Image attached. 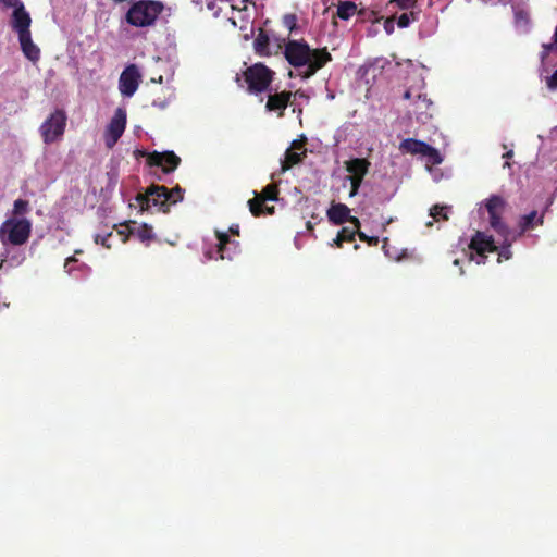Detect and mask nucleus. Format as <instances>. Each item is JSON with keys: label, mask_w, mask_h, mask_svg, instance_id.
<instances>
[{"label": "nucleus", "mask_w": 557, "mask_h": 557, "mask_svg": "<svg viewBox=\"0 0 557 557\" xmlns=\"http://www.w3.org/2000/svg\"><path fill=\"white\" fill-rule=\"evenodd\" d=\"M275 72L261 62L246 67L242 74H236L235 82L248 94L259 95L270 90Z\"/></svg>", "instance_id": "2"}, {"label": "nucleus", "mask_w": 557, "mask_h": 557, "mask_svg": "<svg viewBox=\"0 0 557 557\" xmlns=\"http://www.w3.org/2000/svg\"><path fill=\"white\" fill-rule=\"evenodd\" d=\"M293 97L292 91H281L270 94L265 103V109L269 112H276L278 117L284 116V111L290 102Z\"/></svg>", "instance_id": "16"}, {"label": "nucleus", "mask_w": 557, "mask_h": 557, "mask_svg": "<svg viewBox=\"0 0 557 557\" xmlns=\"http://www.w3.org/2000/svg\"><path fill=\"white\" fill-rule=\"evenodd\" d=\"M107 177H108V185H107V188L108 189H113L117 183V173L115 171H110L107 173Z\"/></svg>", "instance_id": "35"}, {"label": "nucleus", "mask_w": 557, "mask_h": 557, "mask_svg": "<svg viewBox=\"0 0 557 557\" xmlns=\"http://www.w3.org/2000/svg\"><path fill=\"white\" fill-rule=\"evenodd\" d=\"M228 231L232 235L238 236L239 235V225L234 224V225L230 226Z\"/></svg>", "instance_id": "41"}, {"label": "nucleus", "mask_w": 557, "mask_h": 557, "mask_svg": "<svg viewBox=\"0 0 557 557\" xmlns=\"http://www.w3.org/2000/svg\"><path fill=\"white\" fill-rule=\"evenodd\" d=\"M410 97H411L410 90H406L405 94H404V98L405 99H410Z\"/></svg>", "instance_id": "46"}, {"label": "nucleus", "mask_w": 557, "mask_h": 557, "mask_svg": "<svg viewBox=\"0 0 557 557\" xmlns=\"http://www.w3.org/2000/svg\"><path fill=\"white\" fill-rule=\"evenodd\" d=\"M70 264V257H67L64 261V267H67Z\"/></svg>", "instance_id": "50"}, {"label": "nucleus", "mask_w": 557, "mask_h": 557, "mask_svg": "<svg viewBox=\"0 0 557 557\" xmlns=\"http://www.w3.org/2000/svg\"><path fill=\"white\" fill-rule=\"evenodd\" d=\"M248 205H249V210L251 212L252 215L255 216H260L261 214H263L265 212V210L269 212V213H273L274 211V208H268L264 206V201L259 198L257 195L255 196V198L250 199L248 201Z\"/></svg>", "instance_id": "26"}, {"label": "nucleus", "mask_w": 557, "mask_h": 557, "mask_svg": "<svg viewBox=\"0 0 557 557\" xmlns=\"http://www.w3.org/2000/svg\"><path fill=\"white\" fill-rule=\"evenodd\" d=\"M4 225L8 227V240L12 245H23L28 240L32 231L28 220L7 221Z\"/></svg>", "instance_id": "13"}, {"label": "nucleus", "mask_w": 557, "mask_h": 557, "mask_svg": "<svg viewBox=\"0 0 557 557\" xmlns=\"http://www.w3.org/2000/svg\"><path fill=\"white\" fill-rule=\"evenodd\" d=\"M163 4L153 0H139L132 4L126 13V21L135 27L152 25L161 14Z\"/></svg>", "instance_id": "3"}, {"label": "nucleus", "mask_w": 557, "mask_h": 557, "mask_svg": "<svg viewBox=\"0 0 557 557\" xmlns=\"http://www.w3.org/2000/svg\"><path fill=\"white\" fill-rule=\"evenodd\" d=\"M141 154L146 156L149 166H161L166 174L173 172L181 163V158L173 151L141 152Z\"/></svg>", "instance_id": "11"}, {"label": "nucleus", "mask_w": 557, "mask_h": 557, "mask_svg": "<svg viewBox=\"0 0 557 557\" xmlns=\"http://www.w3.org/2000/svg\"><path fill=\"white\" fill-rule=\"evenodd\" d=\"M454 264H455V265H458V264H459V260H457V259H456V260L454 261Z\"/></svg>", "instance_id": "52"}, {"label": "nucleus", "mask_w": 557, "mask_h": 557, "mask_svg": "<svg viewBox=\"0 0 557 557\" xmlns=\"http://www.w3.org/2000/svg\"><path fill=\"white\" fill-rule=\"evenodd\" d=\"M358 236H359L360 240L368 243V245H370V246H376L379 244V237L368 236L360 230H359Z\"/></svg>", "instance_id": "33"}, {"label": "nucleus", "mask_w": 557, "mask_h": 557, "mask_svg": "<svg viewBox=\"0 0 557 557\" xmlns=\"http://www.w3.org/2000/svg\"><path fill=\"white\" fill-rule=\"evenodd\" d=\"M171 195L169 188L162 185H151L146 193L137 194L135 197V207L141 211L149 210L151 207H158L159 211L168 212L171 206Z\"/></svg>", "instance_id": "4"}, {"label": "nucleus", "mask_w": 557, "mask_h": 557, "mask_svg": "<svg viewBox=\"0 0 557 557\" xmlns=\"http://www.w3.org/2000/svg\"><path fill=\"white\" fill-rule=\"evenodd\" d=\"M389 23H391V21H386V23H385V29H386L388 33H389V29H391V28H394V25L388 26V25H389Z\"/></svg>", "instance_id": "43"}, {"label": "nucleus", "mask_w": 557, "mask_h": 557, "mask_svg": "<svg viewBox=\"0 0 557 557\" xmlns=\"http://www.w3.org/2000/svg\"><path fill=\"white\" fill-rule=\"evenodd\" d=\"M28 211V201L24 199H17L14 201L13 213L15 215H23Z\"/></svg>", "instance_id": "31"}, {"label": "nucleus", "mask_w": 557, "mask_h": 557, "mask_svg": "<svg viewBox=\"0 0 557 557\" xmlns=\"http://www.w3.org/2000/svg\"><path fill=\"white\" fill-rule=\"evenodd\" d=\"M21 49L30 61H37L40 57L39 48L33 42L30 32L18 35Z\"/></svg>", "instance_id": "21"}, {"label": "nucleus", "mask_w": 557, "mask_h": 557, "mask_svg": "<svg viewBox=\"0 0 557 557\" xmlns=\"http://www.w3.org/2000/svg\"><path fill=\"white\" fill-rule=\"evenodd\" d=\"M141 75L135 64L127 65L121 73L119 89L124 97H132L138 89Z\"/></svg>", "instance_id": "12"}, {"label": "nucleus", "mask_w": 557, "mask_h": 557, "mask_svg": "<svg viewBox=\"0 0 557 557\" xmlns=\"http://www.w3.org/2000/svg\"><path fill=\"white\" fill-rule=\"evenodd\" d=\"M389 23H391V21H386V23H385V29H386L388 33H389V29H391V28H394V25L388 26V25H389Z\"/></svg>", "instance_id": "44"}, {"label": "nucleus", "mask_w": 557, "mask_h": 557, "mask_svg": "<svg viewBox=\"0 0 557 557\" xmlns=\"http://www.w3.org/2000/svg\"><path fill=\"white\" fill-rule=\"evenodd\" d=\"M306 227H307V230L312 231L313 224L309 221V222H307Z\"/></svg>", "instance_id": "47"}, {"label": "nucleus", "mask_w": 557, "mask_h": 557, "mask_svg": "<svg viewBox=\"0 0 557 557\" xmlns=\"http://www.w3.org/2000/svg\"><path fill=\"white\" fill-rule=\"evenodd\" d=\"M542 48L544 50H549L550 52H557V42L554 40L550 44H543Z\"/></svg>", "instance_id": "40"}, {"label": "nucleus", "mask_w": 557, "mask_h": 557, "mask_svg": "<svg viewBox=\"0 0 557 557\" xmlns=\"http://www.w3.org/2000/svg\"><path fill=\"white\" fill-rule=\"evenodd\" d=\"M257 196L263 201L276 200L278 196V188L275 184H269L261 190L260 194H257Z\"/></svg>", "instance_id": "28"}, {"label": "nucleus", "mask_w": 557, "mask_h": 557, "mask_svg": "<svg viewBox=\"0 0 557 557\" xmlns=\"http://www.w3.org/2000/svg\"><path fill=\"white\" fill-rule=\"evenodd\" d=\"M122 230L119 231V234L123 236L122 240L126 242L129 234L135 235L140 242H149L154 237L153 230L148 224H141L136 231L131 230L128 224L122 225Z\"/></svg>", "instance_id": "19"}, {"label": "nucleus", "mask_w": 557, "mask_h": 557, "mask_svg": "<svg viewBox=\"0 0 557 557\" xmlns=\"http://www.w3.org/2000/svg\"><path fill=\"white\" fill-rule=\"evenodd\" d=\"M306 156V152H296L292 148H288L285 151L284 160L282 161V171L285 172L289 170L292 166L300 163L302 158Z\"/></svg>", "instance_id": "24"}, {"label": "nucleus", "mask_w": 557, "mask_h": 557, "mask_svg": "<svg viewBox=\"0 0 557 557\" xmlns=\"http://www.w3.org/2000/svg\"><path fill=\"white\" fill-rule=\"evenodd\" d=\"M66 125V115L64 111H55L47 119L41 127V136L46 144L53 143L59 139L65 129Z\"/></svg>", "instance_id": "8"}, {"label": "nucleus", "mask_w": 557, "mask_h": 557, "mask_svg": "<svg viewBox=\"0 0 557 557\" xmlns=\"http://www.w3.org/2000/svg\"><path fill=\"white\" fill-rule=\"evenodd\" d=\"M547 87L550 90L557 89V70L546 79Z\"/></svg>", "instance_id": "37"}, {"label": "nucleus", "mask_w": 557, "mask_h": 557, "mask_svg": "<svg viewBox=\"0 0 557 557\" xmlns=\"http://www.w3.org/2000/svg\"><path fill=\"white\" fill-rule=\"evenodd\" d=\"M389 23H391V21H386V23H385V29H386L388 33H389V29H391V28H394V25L388 26V25H389Z\"/></svg>", "instance_id": "45"}, {"label": "nucleus", "mask_w": 557, "mask_h": 557, "mask_svg": "<svg viewBox=\"0 0 557 557\" xmlns=\"http://www.w3.org/2000/svg\"><path fill=\"white\" fill-rule=\"evenodd\" d=\"M126 127V111L124 109L119 108L108 126L104 131V144L108 149H112L121 136L123 135Z\"/></svg>", "instance_id": "9"}, {"label": "nucleus", "mask_w": 557, "mask_h": 557, "mask_svg": "<svg viewBox=\"0 0 557 557\" xmlns=\"http://www.w3.org/2000/svg\"><path fill=\"white\" fill-rule=\"evenodd\" d=\"M0 2L3 3L5 7L13 9L23 4L21 0H0Z\"/></svg>", "instance_id": "39"}, {"label": "nucleus", "mask_w": 557, "mask_h": 557, "mask_svg": "<svg viewBox=\"0 0 557 557\" xmlns=\"http://www.w3.org/2000/svg\"><path fill=\"white\" fill-rule=\"evenodd\" d=\"M432 225H433V223H432V222H428V223H426V226H432Z\"/></svg>", "instance_id": "53"}, {"label": "nucleus", "mask_w": 557, "mask_h": 557, "mask_svg": "<svg viewBox=\"0 0 557 557\" xmlns=\"http://www.w3.org/2000/svg\"><path fill=\"white\" fill-rule=\"evenodd\" d=\"M448 207L446 206H440V205H435L433 206L431 209H430V215L435 220V221H441V220H448Z\"/></svg>", "instance_id": "29"}, {"label": "nucleus", "mask_w": 557, "mask_h": 557, "mask_svg": "<svg viewBox=\"0 0 557 557\" xmlns=\"http://www.w3.org/2000/svg\"><path fill=\"white\" fill-rule=\"evenodd\" d=\"M549 53H550L549 50H544L543 49V51L541 53V60L544 61L548 57Z\"/></svg>", "instance_id": "42"}, {"label": "nucleus", "mask_w": 557, "mask_h": 557, "mask_svg": "<svg viewBox=\"0 0 557 557\" xmlns=\"http://www.w3.org/2000/svg\"><path fill=\"white\" fill-rule=\"evenodd\" d=\"M284 57L295 69H306L300 73L307 79L313 76L326 63L332 61L327 48L311 49L305 40H288L285 45Z\"/></svg>", "instance_id": "1"}, {"label": "nucleus", "mask_w": 557, "mask_h": 557, "mask_svg": "<svg viewBox=\"0 0 557 557\" xmlns=\"http://www.w3.org/2000/svg\"><path fill=\"white\" fill-rule=\"evenodd\" d=\"M360 227H356L355 225L351 226H344L342 227L336 237L333 239V245H335L337 248H342L344 243H351L355 240L356 235H358Z\"/></svg>", "instance_id": "22"}, {"label": "nucleus", "mask_w": 557, "mask_h": 557, "mask_svg": "<svg viewBox=\"0 0 557 557\" xmlns=\"http://www.w3.org/2000/svg\"><path fill=\"white\" fill-rule=\"evenodd\" d=\"M431 106L432 101L428 99L425 95H418L417 101L414 102V109L412 111L417 121L426 123L428 120L432 117V114L429 112Z\"/></svg>", "instance_id": "20"}, {"label": "nucleus", "mask_w": 557, "mask_h": 557, "mask_svg": "<svg viewBox=\"0 0 557 557\" xmlns=\"http://www.w3.org/2000/svg\"><path fill=\"white\" fill-rule=\"evenodd\" d=\"M509 247L510 245H507L500 251H498V262H502L503 260H509L511 258L512 253Z\"/></svg>", "instance_id": "36"}, {"label": "nucleus", "mask_w": 557, "mask_h": 557, "mask_svg": "<svg viewBox=\"0 0 557 557\" xmlns=\"http://www.w3.org/2000/svg\"><path fill=\"white\" fill-rule=\"evenodd\" d=\"M215 236L219 239L215 253L216 259L233 260L240 251V244L238 240L231 239L230 236L220 231H215Z\"/></svg>", "instance_id": "15"}, {"label": "nucleus", "mask_w": 557, "mask_h": 557, "mask_svg": "<svg viewBox=\"0 0 557 557\" xmlns=\"http://www.w3.org/2000/svg\"><path fill=\"white\" fill-rule=\"evenodd\" d=\"M357 13V4L352 1H342L337 5L336 16L343 21L349 20Z\"/></svg>", "instance_id": "25"}, {"label": "nucleus", "mask_w": 557, "mask_h": 557, "mask_svg": "<svg viewBox=\"0 0 557 557\" xmlns=\"http://www.w3.org/2000/svg\"><path fill=\"white\" fill-rule=\"evenodd\" d=\"M545 213H539L536 210L520 216L518 221L519 234H524L528 231L534 230L543 225Z\"/></svg>", "instance_id": "18"}, {"label": "nucleus", "mask_w": 557, "mask_h": 557, "mask_svg": "<svg viewBox=\"0 0 557 557\" xmlns=\"http://www.w3.org/2000/svg\"><path fill=\"white\" fill-rule=\"evenodd\" d=\"M346 171L349 173L347 180L350 182L349 196L358 194L361 183L369 172L370 162L364 158H354L345 162Z\"/></svg>", "instance_id": "7"}, {"label": "nucleus", "mask_w": 557, "mask_h": 557, "mask_svg": "<svg viewBox=\"0 0 557 557\" xmlns=\"http://www.w3.org/2000/svg\"><path fill=\"white\" fill-rule=\"evenodd\" d=\"M408 11L409 12H405L400 16H398V18H397L398 27L406 28L410 25L411 22L418 21L419 11L418 12L411 11V10H408Z\"/></svg>", "instance_id": "27"}, {"label": "nucleus", "mask_w": 557, "mask_h": 557, "mask_svg": "<svg viewBox=\"0 0 557 557\" xmlns=\"http://www.w3.org/2000/svg\"><path fill=\"white\" fill-rule=\"evenodd\" d=\"M297 24V17L295 14H287L284 16V25L292 32L295 29Z\"/></svg>", "instance_id": "34"}, {"label": "nucleus", "mask_w": 557, "mask_h": 557, "mask_svg": "<svg viewBox=\"0 0 557 557\" xmlns=\"http://www.w3.org/2000/svg\"><path fill=\"white\" fill-rule=\"evenodd\" d=\"M169 193L171 195V200H170L171 205H175L176 202L183 200L184 189L182 187H180L178 185L172 189H169Z\"/></svg>", "instance_id": "32"}, {"label": "nucleus", "mask_w": 557, "mask_h": 557, "mask_svg": "<svg viewBox=\"0 0 557 557\" xmlns=\"http://www.w3.org/2000/svg\"><path fill=\"white\" fill-rule=\"evenodd\" d=\"M511 156H512V151H508L503 157L504 158H510Z\"/></svg>", "instance_id": "49"}, {"label": "nucleus", "mask_w": 557, "mask_h": 557, "mask_svg": "<svg viewBox=\"0 0 557 557\" xmlns=\"http://www.w3.org/2000/svg\"><path fill=\"white\" fill-rule=\"evenodd\" d=\"M418 4V0H389L388 5L396 7L399 10H411L414 11Z\"/></svg>", "instance_id": "30"}, {"label": "nucleus", "mask_w": 557, "mask_h": 557, "mask_svg": "<svg viewBox=\"0 0 557 557\" xmlns=\"http://www.w3.org/2000/svg\"><path fill=\"white\" fill-rule=\"evenodd\" d=\"M255 52L261 57H268L270 51V37L263 28H259L258 35L253 41Z\"/></svg>", "instance_id": "23"}, {"label": "nucleus", "mask_w": 557, "mask_h": 557, "mask_svg": "<svg viewBox=\"0 0 557 557\" xmlns=\"http://www.w3.org/2000/svg\"><path fill=\"white\" fill-rule=\"evenodd\" d=\"M469 249L480 257V260L476 261L478 264L485 262L487 252H496L498 250L493 237L481 231H476L472 236Z\"/></svg>", "instance_id": "10"}, {"label": "nucleus", "mask_w": 557, "mask_h": 557, "mask_svg": "<svg viewBox=\"0 0 557 557\" xmlns=\"http://www.w3.org/2000/svg\"><path fill=\"white\" fill-rule=\"evenodd\" d=\"M153 106H159L160 108H164L165 107L164 103H158L156 100L153 101Z\"/></svg>", "instance_id": "48"}, {"label": "nucleus", "mask_w": 557, "mask_h": 557, "mask_svg": "<svg viewBox=\"0 0 557 557\" xmlns=\"http://www.w3.org/2000/svg\"><path fill=\"white\" fill-rule=\"evenodd\" d=\"M485 208L488 213L491 227L506 239L509 234V228L502 220V215L506 208V201L500 196L492 195L486 199Z\"/></svg>", "instance_id": "5"}, {"label": "nucleus", "mask_w": 557, "mask_h": 557, "mask_svg": "<svg viewBox=\"0 0 557 557\" xmlns=\"http://www.w3.org/2000/svg\"><path fill=\"white\" fill-rule=\"evenodd\" d=\"M399 150L403 153L426 157L428 161L432 164H440L443 161L437 149L419 139L406 138L401 140L399 144Z\"/></svg>", "instance_id": "6"}, {"label": "nucleus", "mask_w": 557, "mask_h": 557, "mask_svg": "<svg viewBox=\"0 0 557 557\" xmlns=\"http://www.w3.org/2000/svg\"><path fill=\"white\" fill-rule=\"evenodd\" d=\"M152 81H153V82H156V79H152ZM162 81H163V77H162V76H159V78H157V82H158V83H162Z\"/></svg>", "instance_id": "51"}, {"label": "nucleus", "mask_w": 557, "mask_h": 557, "mask_svg": "<svg viewBox=\"0 0 557 557\" xmlns=\"http://www.w3.org/2000/svg\"><path fill=\"white\" fill-rule=\"evenodd\" d=\"M30 23V16L25 10L24 4L14 8L11 25L18 35L29 33Z\"/></svg>", "instance_id": "17"}, {"label": "nucleus", "mask_w": 557, "mask_h": 557, "mask_svg": "<svg viewBox=\"0 0 557 557\" xmlns=\"http://www.w3.org/2000/svg\"><path fill=\"white\" fill-rule=\"evenodd\" d=\"M326 216L334 225H343L348 222L350 225L361 227L360 220L350 214V209L345 203H332L326 211Z\"/></svg>", "instance_id": "14"}, {"label": "nucleus", "mask_w": 557, "mask_h": 557, "mask_svg": "<svg viewBox=\"0 0 557 557\" xmlns=\"http://www.w3.org/2000/svg\"><path fill=\"white\" fill-rule=\"evenodd\" d=\"M111 236V233H109L107 236L96 235L95 242L96 244H101L102 246L110 248V244H108V238Z\"/></svg>", "instance_id": "38"}]
</instances>
